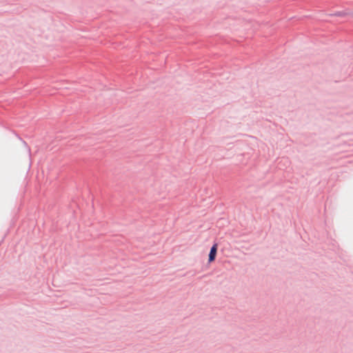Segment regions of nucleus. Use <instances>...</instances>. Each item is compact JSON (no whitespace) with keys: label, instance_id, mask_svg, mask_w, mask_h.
Instances as JSON below:
<instances>
[{"label":"nucleus","instance_id":"1","mask_svg":"<svg viewBox=\"0 0 353 353\" xmlns=\"http://www.w3.org/2000/svg\"><path fill=\"white\" fill-rule=\"evenodd\" d=\"M216 252H217V245L214 244L211 248V250H210V252L209 254V259H208L209 262H212L214 261L216 254Z\"/></svg>","mask_w":353,"mask_h":353}]
</instances>
